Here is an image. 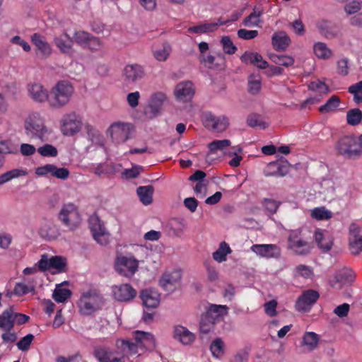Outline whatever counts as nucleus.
Here are the masks:
<instances>
[{"label":"nucleus","instance_id":"obj_21","mask_svg":"<svg viewBox=\"0 0 362 362\" xmlns=\"http://www.w3.org/2000/svg\"><path fill=\"white\" fill-rule=\"evenodd\" d=\"M140 298L144 305L148 308H155L160 303V294L151 288L142 290Z\"/></svg>","mask_w":362,"mask_h":362},{"label":"nucleus","instance_id":"obj_9","mask_svg":"<svg viewBox=\"0 0 362 362\" xmlns=\"http://www.w3.org/2000/svg\"><path fill=\"white\" fill-rule=\"evenodd\" d=\"M139 262L136 259L125 256L119 257L115 262V269L121 275L132 277L138 270Z\"/></svg>","mask_w":362,"mask_h":362},{"label":"nucleus","instance_id":"obj_51","mask_svg":"<svg viewBox=\"0 0 362 362\" xmlns=\"http://www.w3.org/2000/svg\"><path fill=\"white\" fill-rule=\"evenodd\" d=\"M319 28L320 33L327 39H332L338 34L336 27L327 23L320 25Z\"/></svg>","mask_w":362,"mask_h":362},{"label":"nucleus","instance_id":"obj_5","mask_svg":"<svg viewBox=\"0 0 362 362\" xmlns=\"http://www.w3.org/2000/svg\"><path fill=\"white\" fill-rule=\"evenodd\" d=\"M134 131V127L132 124L121 121L113 122L107 130L112 141L118 144L130 139Z\"/></svg>","mask_w":362,"mask_h":362},{"label":"nucleus","instance_id":"obj_2","mask_svg":"<svg viewBox=\"0 0 362 362\" xmlns=\"http://www.w3.org/2000/svg\"><path fill=\"white\" fill-rule=\"evenodd\" d=\"M25 132L30 139L46 141L51 131L45 126V121L40 115L33 113L25 122Z\"/></svg>","mask_w":362,"mask_h":362},{"label":"nucleus","instance_id":"obj_34","mask_svg":"<svg viewBox=\"0 0 362 362\" xmlns=\"http://www.w3.org/2000/svg\"><path fill=\"white\" fill-rule=\"evenodd\" d=\"M140 201L144 204H151L153 201V187L151 185L140 186L136 189Z\"/></svg>","mask_w":362,"mask_h":362},{"label":"nucleus","instance_id":"obj_25","mask_svg":"<svg viewBox=\"0 0 362 362\" xmlns=\"http://www.w3.org/2000/svg\"><path fill=\"white\" fill-rule=\"evenodd\" d=\"M180 279L181 274L179 271L164 274L160 280V285L166 291H173L179 283Z\"/></svg>","mask_w":362,"mask_h":362},{"label":"nucleus","instance_id":"obj_4","mask_svg":"<svg viewBox=\"0 0 362 362\" xmlns=\"http://www.w3.org/2000/svg\"><path fill=\"white\" fill-rule=\"evenodd\" d=\"M339 154L346 158H356L362 154V147L358 139L352 135L341 137L336 143Z\"/></svg>","mask_w":362,"mask_h":362},{"label":"nucleus","instance_id":"obj_56","mask_svg":"<svg viewBox=\"0 0 362 362\" xmlns=\"http://www.w3.org/2000/svg\"><path fill=\"white\" fill-rule=\"evenodd\" d=\"M221 42L224 52L228 54H233L237 50V47L234 45L231 39L228 36H223L221 38Z\"/></svg>","mask_w":362,"mask_h":362},{"label":"nucleus","instance_id":"obj_64","mask_svg":"<svg viewBox=\"0 0 362 362\" xmlns=\"http://www.w3.org/2000/svg\"><path fill=\"white\" fill-rule=\"evenodd\" d=\"M280 203L272 199H264V206L265 209L271 214H275L279 206Z\"/></svg>","mask_w":362,"mask_h":362},{"label":"nucleus","instance_id":"obj_32","mask_svg":"<svg viewBox=\"0 0 362 362\" xmlns=\"http://www.w3.org/2000/svg\"><path fill=\"white\" fill-rule=\"evenodd\" d=\"M13 327V310L12 308H9L0 315V328L6 332H10Z\"/></svg>","mask_w":362,"mask_h":362},{"label":"nucleus","instance_id":"obj_48","mask_svg":"<svg viewBox=\"0 0 362 362\" xmlns=\"http://www.w3.org/2000/svg\"><path fill=\"white\" fill-rule=\"evenodd\" d=\"M337 278L338 281L350 284L355 279V273L351 269L345 268L338 273Z\"/></svg>","mask_w":362,"mask_h":362},{"label":"nucleus","instance_id":"obj_27","mask_svg":"<svg viewBox=\"0 0 362 362\" xmlns=\"http://www.w3.org/2000/svg\"><path fill=\"white\" fill-rule=\"evenodd\" d=\"M54 42L61 52L66 54H71L73 40L66 32H64L62 35L55 37Z\"/></svg>","mask_w":362,"mask_h":362},{"label":"nucleus","instance_id":"obj_18","mask_svg":"<svg viewBox=\"0 0 362 362\" xmlns=\"http://www.w3.org/2000/svg\"><path fill=\"white\" fill-rule=\"evenodd\" d=\"M288 172V163L287 161L270 162L264 170L266 177H283Z\"/></svg>","mask_w":362,"mask_h":362},{"label":"nucleus","instance_id":"obj_54","mask_svg":"<svg viewBox=\"0 0 362 362\" xmlns=\"http://www.w3.org/2000/svg\"><path fill=\"white\" fill-rule=\"evenodd\" d=\"M37 152L44 157H55L58 154L56 147L51 144H45L37 149Z\"/></svg>","mask_w":362,"mask_h":362},{"label":"nucleus","instance_id":"obj_53","mask_svg":"<svg viewBox=\"0 0 362 362\" xmlns=\"http://www.w3.org/2000/svg\"><path fill=\"white\" fill-rule=\"evenodd\" d=\"M230 141L228 139L214 140L209 144L208 147L211 153L222 151L229 146Z\"/></svg>","mask_w":362,"mask_h":362},{"label":"nucleus","instance_id":"obj_13","mask_svg":"<svg viewBox=\"0 0 362 362\" xmlns=\"http://www.w3.org/2000/svg\"><path fill=\"white\" fill-rule=\"evenodd\" d=\"M112 294L117 301L128 302L136 296L137 292L129 284H123L113 286Z\"/></svg>","mask_w":362,"mask_h":362},{"label":"nucleus","instance_id":"obj_31","mask_svg":"<svg viewBox=\"0 0 362 362\" xmlns=\"http://www.w3.org/2000/svg\"><path fill=\"white\" fill-rule=\"evenodd\" d=\"M315 239L319 247L324 251L327 252L331 250L333 241L327 232L316 231L315 233Z\"/></svg>","mask_w":362,"mask_h":362},{"label":"nucleus","instance_id":"obj_46","mask_svg":"<svg viewBox=\"0 0 362 362\" xmlns=\"http://www.w3.org/2000/svg\"><path fill=\"white\" fill-rule=\"evenodd\" d=\"M311 216L319 221L328 220L332 217V212L324 206L316 207L312 210Z\"/></svg>","mask_w":362,"mask_h":362},{"label":"nucleus","instance_id":"obj_42","mask_svg":"<svg viewBox=\"0 0 362 362\" xmlns=\"http://www.w3.org/2000/svg\"><path fill=\"white\" fill-rule=\"evenodd\" d=\"M362 121V112L358 108L349 110L346 113V122L351 126H356Z\"/></svg>","mask_w":362,"mask_h":362},{"label":"nucleus","instance_id":"obj_3","mask_svg":"<svg viewBox=\"0 0 362 362\" xmlns=\"http://www.w3.org/2000/svg\"><path fill=\"white\" fill-rule=\"evenodd\" d=\"M103 298L95 288H90L81 293L78 301V307L81 313L90 315L100 309Z\"/></svg>","mask_w":362,"mask_h":362},{"label":"nucleus","instance_id":"obj_24","mask_svg":"<svg viewBox=\"0 0 362 362\" xmlns=\"http://www.w3.org/2000/svg\"><path fill=\"white\" fill-rule=\"evenodd\" d=\"M31 41L40 52L42 57L47 58L50 56L52 49L44 36L39 33H34L31 36Z\"/></svg>","mask_w":362,"mask_h":362},{"label":"nucleus","instance_id":"obj_38","mask_svg":"<svg viewBox=\"0 0 362 362\" xmlns=\"http://www.w3.org/2000/svg\"><path fill=\"white\" fill-rule=\"evenodd\" d=\"M247 124L250 127H259L261 129H265L269 127V123L264 121L261 115L255 113L250 114L247 116Z\"/></svg>","mask_w":362,"mask_h":362},{"label":"nucleus","instance_id":"obj_6","mask_svg":"<svg viewBox=\"0 0 362 362\" xmlns=\"http://www.w3.org/2000/svg\"><path fill=\"white\" fill-rule=\"evenodd\" d=\"M58 218L69 230H74L81 223V218L76 205L71 203L62 206Z\"/></svg>","mask_w":362,"mask_h":362},{"label":"nucleus","instance_id":"obj_11","mask_svg":"<svg viewBox=\"0 0 362 362\" xmlns=\"http://www.w3.org/2000/svg\"><path fill=\"white\" fill-rule=\"evenodd\" d=\"M145 71L144 67L138 64H127L122 71V78L127 84H132L144 78Z\"/></svg>","mask_w":362,"mask_h":362},{"label":"nucleus","instance_id":"obj_63","mask_svg":"<svg viewBox=\"0 0 362 362\" xmlns=\"http://www.w3.org/2000/svg\"><path fill=\"white\" fill-rule=\"evenodd\" d=\"M214 325V322L202 315L199 324L200 332L204 334H207L213 329Z\"/></svg>","mask_w":362,"mask_h":362},{"label":"nucleus","instance_id":"obj_10","mask_svg":"<svg viewBox=\"0 0 362 362\" xmlns=\"http://www.w3.org/2000/svg\"><path fill=\"white\" fill-rule=\"evenodd\" d=\"M349 245L352 255H358L362 251V227L356 223L349 227Z\"/></svg>","mask_w":362,"mask_h":362},{"label":"nucleus","instance_id":"obj_20","mask_svg":"<svg viewBox=\"0 0 362 362\" xmlns=\"http://www.w3.org/2000/svg\"><path fill=\"white\" fill-rule=\"evenodd\" d=\"M93 355L99 362H124V357H112L113 352L103 346H95Z\"/></svg>","mask_w":362,"mask_h":362},{"label":"nucleus","instance_id":"obj_59","mask_svg":"<svg viewBox=\"0 0 362 362\" xmlns=\"http://www.w3.org/2000/svg\"><path fill=\"white\" fill-rule=\"evenodd\" d=\"M259 57L260 58V54L258 52H245L240 57L242 62L251 64H255L258 61Z\"/></svg>","mask_w":362,"mask_h":362},{"label":"nucleus","instance_id":"obj_37","mask_svg":"<svg viewBox=\"0 0 362 362\" xmlns=\"http://www.w3.org/2000/svg\"><path fill=\"white\" fill-rule=\"evenodd\" d=\"M232 250L226 242L221 243L218 248L212 254L214 260L218 262H223L226 260V257L228 254L231 253Z\"/></svg>","mask_w":362,"mask_h":362},{"label":"nucleus","instance_id":"obj_60","mask_svg":"<svg viewBox=\"0 0 362 362\" xmlns=\"http://www.w3.org/2000/svg\"><path fill=\"white\" fill-rule=\"evenodd\" d=\"M33 339L34 336L32 334H27L17 343L18 349L22 351L28 350Z\"/></svg>","mask_w":362,"mask_h":362},{"label":"nucleus","instance_id":"obj_62","mask_svg":"<svg viewBox=\"0 0 362 362\" xmlns=\"http://www.w3.org/2000/svg\"><path fill=\"white\" fill-rule=\"evenodd\" d=\"M54 164H46L45 165L38 167L35 169V173L38 176H46L47 175H51L52 176L54 170Z\"/></svg>","mask_w":362,"mask_h":362},{"label":"nucleus","instance_id":"obj_26","mask_svg":"<svg viewBox=\"0 0 362 362\" xmlns=\"http://www.w3.org/2000/svg\"><path fill=\"white\" fill-rule=\"evenodd\" d=\"M28 92L35 101L38 103L47 101L49 103V93L41 84L33 83L29 85Z\"/></svg>","mask_w":362,"mask_h":362},{"label":"nucleus","instance_id":"obj_17","mask_svg":"<svg viewBox=\"0 0 362 362\" xmlns=\"http://www.w3.org/2000/svg\"><path fill=\"white\" fill-rule=\"evenodd\" d=\"M194 87L191 81L178 83L175 89V95L177 100L183 103L189 102L194 95Z\"/></svg>","mask_w":362,"mask_h":362},{"label":"nucleus","instance_id":"obj_55","mask_svg":"<svg viewBox=\"0 0 362 362\" xmlns=\"http://www.w3.org/2000/svg\"><path fill=\"white\" fill-rule=\"evenodd\" d=\"M49 265L51 268L56 269L62 272L64 271L66 265V259L60 256H54L50 258Z\"/></svg>","mask_w":362,"mask_h":362},{"label":"nucleus","instance_id":"obj_23","mask_svg":"<svg viewBox=\"0 0 362 362\" xmlns=\"http://www.w3.org/2000/svg\"><path fill=\"white\" fill-rule=\"evenodd\" d=\"M174 338L184 345L192 344L196 337L187 327L182 325H176L174 327Z\"/></svg>","mask_w":362,"mask_h":362},{"label":"nucleus","instance_id":"obj_15","mask_svg":"<svg viewBox=\"0 0 362 362\" xmlns=\"http://www.w3.org/2000/svg\"><path fill=\"white\" fill-rule=\"evenodd\" d=\"M251 250L259 257L277 259L281 256V249L275 244H255Z\"/></svg>","mask_w":362,"mask_h":362},{"label":"nucleus","instance_id":"obj_45","mask_svg":"<svg viewBox=\"0 0 362 362\" xmlns=\"http://www.w3.org/2000/svg\"><path fill=\"white\" fill-rule=\"evenodd\" d=\"M90 35L91 34L88 32L78 30L74 33L71 39L73 40V43L75 42L82 48H85Z\"/></svg>","mask_w":362,"mask_h":362},{"label":"nucleus","instance_id":"obj_44","mask_svg":"<svg viewBox=\"0 0 362 362\" xmlns=\"http://www.w3.org/2000/svg\"><path fill=\"white\" fill-rule=\"evenodd\" d=\"M318 335L313 332H305L303 337V344L308 346L310 350H314L316 349L318 345Z\"/></svg>","mask_w":362,"mask_h":362},{"label":"nucleus","instance_id":"obj_7","mask_svg":"<svg viewBox=\"0 0 362 362\" xmlns=\"http://www.w3.org/2000/svg\"><path fill=\"white\" fill-rule=\"evenodd\" d=\"M61 131L64 135L72 136L78 132L82 126L81 119L76 112L64 114L61 120Z\"/></svg>","mask_w":362,"mask_h":362},{"label":"nucleus","instance_id":"obj_41","mask_svg":"<svg viewBox=\"0 0 362 362\" xmlns=\"http://www.w3.org/2000/svg\"><path fill=\"white\" fill-rule=\"evenodd\" d=\"M71 294L70 289L57 286L54 290L52 298L57 303H64L71 296Z\"/></svg>","mask_w":362,"mask_h":362},{"label":"nucleus","instance_id":"obj_19","mask_svg":"<svg viewBox=\"0 0 362 362\" xmlns=\"http://www.w3.org/2000/svg\"><path fill=\"white\" fill-rule=\"evenodd\" d=\"M227 310L228 307L226 305L211 304L202 315L216 324L223 320V316L228 313Z\"/></svg>","mask_w":362,"mask_h":362},{"label":"nucleus","instance_id":"obj_14","mask_svg":"<svg viewBox=\"0 0 362 362\" xmlns=\"http://www.w3.org/2000/svg\"><path fill=\"white\" fill-rule=\"evenodd\" d=\"M90 228L93 238L101 245H105L109 242V234L98 217H92L89 221Z\"/></svg>","mask_w":362,"mask_h":362},{"label":"nucleus","instance_id":"obj_58","mask_svg":"<svg viewBox=\"0 0 362 362\" xmlns=\"http://www.w3.org/2000/svg\"><path fill=\"white\" fill-rule=\"evenodd\" d=\"M102 47L103 42L98 37L91 35L85 48L93 52H97L99 51Z\"/></svg>","mask_w":362,"mask_h":362},{"label":"nucleus","instance_id":"obj_1","mask_svg":"<svg viewBox=\"0 0 362 362\" xmlns=\"http://www.w3.org/2000/svg\"><path fill=\"white\" fill-rule=\"evenodd\" d=\"M74 92L71 83L67 81H59L50 90L49 105L53 108H62L66 105Z\"/></svg>","mask_w":362,"mask_h":362},{"label":"nucleus","instance_id":"obj_61","mask_svg":"<svg viewBox=\"0 0 362 362\" xmlns=\"http://www.w3.org/2000/svg\"><path fill=\"white\" fill-rule=\"evenodd\" d=\"M259 33L256 30H248L246 29H240L238 30V36L243 40H252L258 35Z\"/></svg>","mask_w":362,"mask_h":362},{"label":"nucleus","instance_id":"obj_28","mask_svg":"<svg viewBox=\"0 0 362 362\" xmlns=\"http://www.w3.org/2000/svg\"><path fill=\"white\" fill-rule=\"evenodd\" d=\"M291 42V40L285 32H276L272 37V43L275 50L282 52L286 49Z\"/></svg>","mask_w":362,"mask_h":362},{"label":"nucleus","instance_id":"obj_30","mask_svg":"<svg viewBox=\"0 0 362 362\" xmlns=\"http://www.w3.org/2000/svg\"><path fill=\"white\" fill-rule=\"evenodd\" d=\"M264 13L263 9L259 6H255L252 12L243 20V25L247 27H261L262 20L261 18Z\"/></svg>","mask_w":362,"mask_h":362},{"label":"nucleus","instance_id":"obj_40","mask_svg":"<svg viewBox=\"0 0 362 362\" xmlns=\"http://www.w3.org/2000/svg\"><path fill=\"white\" fill-rule=\"evenodd\" d=\"M340 98L337 95L331 96L327 102L319 107L321 113H327L335 110L339 105Z\"/></svg>","mask_w":362,"mask_h":362},{"label":"nucleus","instance_id":"obj_57","mask_svg":"<svg viewBox=\"0 0 362 362\" xmlns=\"http://www.w3.org/2000/svg\"><path fill=\"white\" fill-rule=\"evenodd\" d=\"M93 172L99 177L107 175L112 172V167L107 163H99L93 167Z\"/></svg>","mask_w":362,"mask_h":362},{"label":"nucleus","instance_id":"obj_43","mask_svg":"<svg viewBox=\"0 0 362 362\" xmlns=\"http://www.w3.org/2000/svg\"><path fill=\"white\" fill-rule=\"evenodd\" d=\"M269 59L275 64L286 67L291 66L294 64V59L288 55L269 54Z\"/></svg>","mask_w":362,"mask_h":362},{"label":"nucleus","instance_id":"obj_12","mask_svg":"<svg viewBox=\"0 0 362 362\" xmlns=\"http://www.w3.org/2000/svg\"><path fill=\"white\" fill-rule=\"evenodd\" d=\"M320 297L317 291L309 289L298 297L296 303V308L298 311L308 312Z\"/></svg>","mask_w":362,"mask_h":362},{"label":"nucleus","instance_id":"obj_39","mask_svg":"<svg viewBox=\"0 0 362 362\" xmlns=\"http://www.w3.org/2000/svg\"><path fill=\"white\" fill-rule=\"evenodd\" d=\"M172 51L171 46L168 42L162 44L161 47L153 51L154 57L160 62H165Z\"/></svg>","mask_w":362,"mask_h":362},{"label":"nucleus","instance_id":"obj_22","mask_svg":"<svg viewBox=\"0 0 362 362\" xmlns=\"http://www.w3.org/2000/svg\"><path fill=\"white\" fill-rule=\"evenodd\" d=\"M133 337L138 347L150 349L155 346L154 337L149 332L136 330L133 332Z\"/></svg>","mask_w":362,"mask_h":362},{"label":"nucleus","instance_id":"obj_8","mask_svg":"<svg viewBox=\"0 0 362 362\" xmlns=\"http://www.w3.org/2000/svg\"><path fill=\"white\" fill-rule=\"evenodd\" d=\"M288 248L299 255H306L310 252L311 244L303 240L300 232L293 230L290 233L288 238Z\"/></svg>","mask_w":362,"mask_h":362},{"label":"nucleus","instance_id":"obj_36","mask_svg":"<svg viewBox=\"0 0 362 362\" xmlns=\"http://www.w3.org/2000/svg\"><path fill=\"white\" fill-rule=\"evenodd\" d=\"M35 292V286H29L23 282H18L16 284L13 291H8L6 296L11 297L12 295L16 296H23L29 293Z\"/></svg>","mask_w":362,"mask_h":362},{"label":"nucleus","instance_id":"obj_29","mask_svg":"<svg viewBox=\"0 0 362 362\" xmlns=\"http://www.w3.org/2000/svg\"><path fill=\"white\" fill-rule=\"evenodd\" d=\"M115 346L122 354V356L134 355L138 352V344L129 339H119L116 341Z\"/></svg>","mask_w":362,"mask_h":362},{"label":"nucleus","instance_id":"obj_16","mask_svg":"<svg viewBox=\"0 0 362 362\" xmlns=\"http://www.w3.org/2000/svg\"><path fill=\"white\" fill-rule=\"evenodd\" d=\"M204 124L208 129L221 132L228 127V120L225 116L217 117L209 112L204 115Z\"/></svg>","mask_w":362,"mask_h":362},{"label":"nucleus","instance_id":"obj_33","mask_svg":"<svg viewBox=\"0 0 362 362\" xmlns=\"http://www.w3.org/2000/svg\"><path fill=\"white\" fill-rule=\"evenodd\" d=\"M313 52L320 59H329L333 54L332 51L324 42H317L313 45Z\"/></svg>","mask_w":362,"mask_h":362},{"label":"nucleus","instance_id":"obj_52","mask_svg":"<svg viewBox=\"0 0 362 362\" xmlns=\"http://www.w3.org/2000/svg\"><path fill=\"white\" fill-rule=\"evenodd\" d=\"M348 91L354 95V101L356 103H362V80L350 86Z\"/></svg>","mask_w":362,"mask_h":362},{"label":"nucleus","instance_id":"obj_50","mask_svg":"<svg viewBox=\"0 0 362 362\" xmlns=\"http://www.w3.org/2000/svg\"><path fill=\"white\" fill-rule=\"evenodd\" d=\"M27 172L23 170L13 169L0 175V185L8 182L13 178L18 177L21 175H25Z\"/></svg>","mask_w":362,"mask_h":362},{"label":"nucleus","instance_id":"obj_47","mask_svg":"<svg viewBox=\"0 0 362 362\" xmlns=\"http://www.w3.org/2000/svg\"><path fill=\"white\" fill-rule=\"evenodd\" d=\"M210 351L213 356L220 358L224 354V344L221 338H216L210 345Z\"/></svg>","mask_w":362,"mask_h":362},{"label":"nucleus","instance_id":"obj_35","mask_svg":"<svg viewBox=\"0 0 362 362\" xmlns=\"http://www.w3.org/2000/svg\"><path fill=\"white\" fill-rule=\"evenodd\" d=\"M165 99V95L160 92L152 95L150 99L149 107L154 115L159 112Z\"/></svg>","mask_w":362,"mask_h":362},{"label":"nucleus","instance_id":"obj_49","mask_svg":"<svg viewBox=\"0 0 362 362\" xmlns=\"http://www.w3.org/2000/svg\"><path fill=\"white\" fill-rule=\"evenodd\" d=\"M295 276H300L304 279H311L314 274L313 269L307 265L299 264L293 271Z\"/></svg>","mask_w":362,"mask_h":362}]
</instances>
